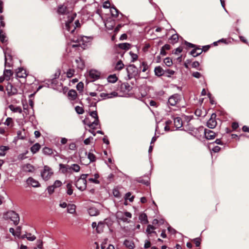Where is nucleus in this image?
<instances>
[{
    "label": "nucleus",
    "mask_w": 249,
    "mask_h": 249,
    "mask_svg": "<svg viewBox=\"0 0 249 249\" xmlns=\"http://www.w3.org/2000/svg\"><path fill=\"white\" fill-rule=\"evenodd\" d=\"M76 206L74 204H69L67 207V212L70 213H73L75 212Z\"/></svg>",
    "instance_id": "nucleus-35"
},
{
    "label": "nucleus",
    "mask_w": 249,
    "mask_h": 249,
    "mask_svg": "<svg viewBox=\"0 0 249 249\" xmlns=\"http://www.w3.org/2000/svg\"><path fill=\"white\" fill-rule=\"evenodd\" d=\"M192 76L196 78H199L202 76V75L200 72L196 71L193 72Z\"/></svg>",
    "instance_id": "nucleus-58"
},
{
    "label": "nucleus",
    "mask_w": 249,
    "mask_h": 249,
    "mask_svg": "<svg viewBox=\"0 0 249 249\" xmlns=\"http://www.w3.org/2000/svg\"><path fill=\"white\" fill-rule=\"evenodd\" d=\"M41 146L39 143H36L31 147V151L33 154H36L40 149Z\"/></svg>",
    "instance_id": "nucleus-23"
},
{
    "label": "nucleus",
    "mask_w": 249,
    "mask_h": 249,
    "mask_svg": "<svg viewBox=\"0 0 249 249\" xmlns=\"http://www.w3.org/2000/svg\"><path fill=\"white\" fill-rule=\"evenodd\" d=\"M129 54L131 57L132 62H133L137 60L138 56L137 54L133 53L131 51L129 52Z\"/></svg>",
    "instance_id": "nucleus-47"
},
{
    "label": "nucleus",
    "mask_w": 249,
    "mask_h": 249,
    "mask_svg": "<svg viewBox=\"0 0 249 249\" xmlns=\"http://www.w3.org/2000/svg\"><path fill=\"white\" fill-rule=\"evenodd\" d=\"M110 12L112 16L114 17H117L118 16L119 11L115 7H111Z\"/></svg>",
    "instance_id": "nucleus-40"
},
{
    "label": "nucleus",
    "mask_w": 249,
    "mask_h": 249,
    "mask_svg": "<svg viewBox=\"0 0 249 249\" xmlns=\"http://www.w3.org/2000/svg\"><path fill=\"white\" fill-rule=\"evenodd\" d=\"M182 51V49L181 47H178L175 50L174 53L176 54H178L180 53Z\"/></svg>",
    "instance_id": "nucleus-64"
},
{
    "label": "nucleus",
    "mask_w": 249,
    "mask_h": 249,
    "mask_svg": "<svg viewBox=\"0 0 249 249\" xmlns=\"http://www.w3.org/2000/svg\"><path fill=\"white\" fill-rule=\"evenodd\" d=\"M13 73L10 70H4L3 72V76L5 78V80H9L10 77L12 76Z\"/></svg>",
    "instance_id": "nucleus-25"
},
{
    "label": "nucleus",
    "mask_w": 249,
    "mask_h": 249,
    "mask_svg": "<svg viewBox=\"0 0 249 249\" xmlns=\"http://www.w3.org/2000/svg\"><path fill=\"white\" fill-rule=\"evenodd\" d=\"M26 238L29 241H34L36 237L35 235H32L31 233L27 234V236H26Z\"/></svg>",
    "instance_id": "nucleus-54"
},
{
    "label": "nucleus",
    "mask_w": 249,
    "mask_h": 249,
    "mask_svg": "<svg viewBox=\"0 0 249 249\" xmlns=\"http://www.w3.org/2000/svg\"><path fill=\"white\" fill-rule=\"evenodd\" d=\"M8 57H9V59H10V60H11V59H12V57H11V55H8V56H7V55H6V53H5V66H7V67H11L10 64V63H8V62H7V61H8Z\"/></svg>",
    "instance_id": "nucleus-50"
},
{
    "label": "nucleus",
    "mask_w": 249,
    "mask_h": 249,
    "mask_svg": "<svg viewBox=\"0 0 249 249\" xmlns=\"http://www.w3.org/2000/svg\"><path fill=\"white\" fill-rule=\"evenodd\" d=\"M27 184L32 185L33 187H37L39 186V182L31 177H29L26 181Z\"/></svg>",
    "instance_id": "nucleus-15"
},
{
    "label": "nucleus",
    "mask_w": 249,
    "mask_h": 249,
    "mask_svg": "<svg viewBox=\"0 0 249 249\" xmlns=\"http://www.w3.org/2000/svg\"><path fill=\"white\" fill-rule=\"evenodd\" d=\"M13 123V120L11 118H7L4 123V124L7 126L10 125Z\"/></svg>",
    "instance_id": "nucleus-57"
},
{
    "label": "nucleus",
    "mask_w": 249,
    "mask_h": 249,
    "mask_svg": "<svg viewBox=\"0 0 249 249\" xmlns=\"http://www.w3.org/2000/svg\"><path fill=\"white\" fill-rule=\"evenodd\" d=\"M118 95V93L116 91H113L110 93L103 92L100 94V96L104 99L111 98L113 97H117Z\"/></svg>",
    "instance_id": "nucleus-11"
},
{
    "label": "nucleus",
    "mask_w": 249,
    "mask_h": 249,
    "mask_svg": "<svg viewBox=\"0 0 249 249\" xmlns=\"http://www.w3.org/2000/svg\"><path fill=\"white\" fill-rule=\"evenodd\" d=\"M155 229V227L151 225H148L147 226V228L146 230V232L148 235L151 234L152 233H155L156 234V232L154 231L153 230Z\"/></svg>",
    "instance_id": "nucleus-36"
},
{
    "label": "nucleus",
    "mask_w": 249,
    "mask_h": 249,
    "mask_svg": "<svg viewBox=\"0 0 249 249\" xmlns=\"http://www.w3.org/2000/svg\"><path fill=\"white\" fill-rule=\"evenodd\" d=\"M131 196V194L130 192L127 193L125 195V199H129V201L132 202L134 199V196Z\"/></svg>",
    "instance_id": "nucleus-48"
},
{
    "label": "nucleus",
    "mask_w": 249,
    "mask_h": 249,
    "mask_svg": "<svg viewBox=\"0 0 249 249\" xmlns=\"http://www.w3.org/2000/svg\"><path fill=\"white\" fill-rule=\"evenodd\" d=\"M89 174H82L75 182V185L78 189L80 191H84L87 187L86 178Z\"/></svg>",
    "instance_id": "nucleus-1"
},
{
    "label": "nucleus",
    "mask_w": 249,
    "mask_h": 249,
    "mask_svg": "<svg viewBox=\"0 0 249 249\" xmlns=\"http://www.w3.org/2000/svg\"><path fill=\"white\" fill-rule=\"evenodd\" d=\"M6 38L5 34L3 32L2 29H0V41L3 43L6 42Z\"/></svg>",
    "instance_id": "nucleus-38"
},
{
    "label": "nucleus",
    "mask_w": 249,
    "mask_h": 249,
    "mask_svg": "<svg viewBox=\"0 0 249 249\" xmlns=\"http://www.w3.org/2000/svg\"><path fill=\"white\" fill-rule=\"evenodd\" d=\"M67 187V193L68 195L71 196L73 193V190L72 189V184L71 183H69L66 185Z\"/></svg>",
    "instance_id": "nucleus-41"
},
{
    "label": "nucleus",
    "mask_w": 249,
    "mask_h": 249,
    "mask_svg": "<svg viewBox=\"0 0 249 249\" xmlns=\"http://www.w3.org/2000/svg\"><path fill=\"white\" fill-rule=\"evenodd\" d=\"M90 116H91L92 118L95 119V120L92 122L87 123V121L84 120L83 121V123L88 125L90 128L95 129L96 128V126L99 124V120L98 118V116L97 115V113L96 111H91L89 113Z\"/></svg>",
    "instance_id": "nucleus-2"
},
{
    "label": "nucleus",
    "mask_w": 249,
    "mask_h": 249,
    "mask_svg": "<svg viewBox=\"0 0 249 249\" xmlns=\"http://www.w3.org/2000/svg\"><path fill=\"white\" fill-rule=\"evenodd\" d=\"M75 72V71L73 69H70L66 72V75L67 77L71 78L73 76L74 73Z\"/></svg>",
    "instance_id": "nucleus-45"
},
{
    "label": "nucleus",
    "mask_w": 249,
    "mask_h": 249,
    "mask_svg": "<svg viewBox=\"0 0 249 249\" xmlns=\"http://www.w3.org/2000/svg\"><path fill=\"white\" fill-rule=\"evenodd\" d=\"M124 244L128 249H134L135 247L133 241L127 239L124 240Z\"/></svg>",
    "instance_id": "nucleus-19"
},
{
    "label": "nucleus",
    "mask_w": 249,
    "mask_h": 249,
    "mask_svg": "<svg viewBox=\"0 0 249 249\" xmlns=\"http://www.w3.org/2000/svg\"><path fill=\"white\" fill-rule=\"evenodd\" d=\"M113 195L116 197H120L121 196L120 192L117 189H114L113 190Z\"/></svg>",
    "instance_id": "nucleus-52"
},
{
    "label": "nucleus",
    "mask_w": 249,
    "mask_h": 249,
    "mask_svg": "<svg viewBox=\"0 0 249 249\" xmlns=\"http://www.w3.org/2000/svg\"><path fill=\"white\" fill-rule=\"evenodd\" d=\"M202 51L203 50L201 49L196 47L191 51L190 54L194 57H196L200 55L202 53Z\"/></svg>",
    "instance_id": "nucleus-18"
},
{
    "label": "nucleus",
    "mask_w": 249,
    "mask_h": 249,
    "mask_svg": "<svg viewBox=\"0 0 249 249\" xmlns=\"http://www.w3.org/2000/svg\"><path fill=\"white\" fill-rule=\"evenodd\" d=\"M170 39L171 40L172 43H175L178 42V34H174L172 35Z\"/></svg>",
    "instance_id": "nucleus-43"
},
{
    "label": "nucleus",
    "mask_w": 249,
    "mask_h": 249,
    "mask_svg": "<svg viewBox=\"0 0 249 249\" xmlns=\"http://www.w3.org/2000/svg\"><path fill=\"white\" fill-rule=\"evenodd\" d=\"M127 76L128 79H131L139 75V71L137 68L134 65H129L126 68Z\"/></svg>",
    "instance_id": "nucleus-5"
},
{
    "label": "nucleus",
    "mask_w": 249,
    "mask_h": 249,
    "mask_svg": "<svg viewBox=\"0 0 249 249\" xmlns=\"http://www.w3.org/2000/svg\"><path fill=\"white\" fill-rule=\"evenodd\" d=\"M59 167L63 173H66L70 171V165L68 164H60Z\"/></svg>",
    "instance_id": "nucleus-27"
},
{
    "label": "nucleus",
    "mask_w": 249,
    "mask_h": 249,
    "mask_svg": "<svg viewBox=\"0 0 249 249\" xmlns=\"http://www.w3.org/2000/svg\"><path fill=\"white\" fill-rule=\"evenodd\" d=\"M93 140V138L92 137H89V138L85 139L84 141V143L86 145L89 144L90 143V141Z\"/></svg>",
    "instance_id": "nucleus-61"
},
{
    "label": "nucleus",
    "mask_w": 249,
    "mask_h": 249,
    "mask_svg": "<svg viewBox=\"0 0 249 249\" xmlns=\"http://www.w3.org/2000/svg\"><path fill=\"white\" fill-rule=\"evenodd\" d=\"M194 242L196 247H199L200 245V239L199 238H196L194 239Z\"/></svg>",
    "instance_id": "nucleus-60"
},
{
    "label": "nucleus",
    "mask_w": 249,
    "mask_h": 249,
    "mask_svg": "<svg viewBox=\"0 0 249 249\" xmlns=\"http://www.w3.org/2000/svg\"><path fill=\"white\" fill-rule=\"evenodd\" d=\"M131 213L128 212H123L119 211L116 213L117 218L124 222L129 223V221L128 220V219L131 218Z\"/></svg>",
    "instance_id": "nucleus-6"
},
{
    "label": "nucleus",
    "mask_w": 249,
    "mask_h": 249,
    "mask_svg": "<svg viewBox=\"0 0 249 249\" xmlns=\"http://www.w3.org/2000/svg\"><path fill=\"white\" fill-rule=\"evenodd\" d=\"M69 148L72 150H74L76 149V144L75 143H71L69 144Z\"/></svg>",
    "instance_id": "nucleus-62"
},
{
    "label": "nucleus",
    "mask_w": 249,
    "mask_h": 249,
    "mask_svg": "<svg viewBox=\"0 0 249 249\" xmlns=\"http://www.w3.org/2000/svg\"><path fill=\"white\" fill-rule=\"evenodd\" d=\"M42 151V153L45 155H51L54 154L53 150L48 147H44Z\"/></svg>",
    "instance_id": "nucleus-26"
},
{
    "label": "nucleus",
    "mask_w": 249,
    "mask_h": 249,
    "mask_svg": "<svg viewBox=\"0 0 249 249\" xmlns=\"http://www.w3.org/2000/svg\"><path fill=\"white\" fill-rule=\"evenodd\" d=\"M139 218L142 224H145L148 222L147 215L144 213H141L140 215Z\"/></svg>",
    "instance_id": "nucleus-22"
},
{
    "label": "nucleus",
    "mask_w": 249,
    "mask_h": 249,
    "mask_svg": "<svg viewBox=\"0 0 249 249\" xmlns=\"http://www.w3.org/2000/svg\"><path fill=\"white\" fill-rule=\"evenodd\" d=\"M151 246V243L149 240H146L144 243V248L145 249L149 248Z\"/></svg>",
    "instance_id": "nucleus-63"
},
{
    "label": "nucleus",
    "mask_w": 249,
    "mask_h": 249,
    "mask_svg": "<svg viewBox=\"0 0 249 249\" xmlns=\"http://www.w3.org/2000/svg\"><path fill=\"white\" fill-rule=\"evenodd\" d=\"M55 189V188L53 186V185L48 187L47 190H48L49 194H53L54 192Z\"/></svg>",
    "instance_id": "nucleus-53"
},
{
    "label": "nucleus",
    "mask_w": 249,
    "mask_h": 249,
    "mask_svg": "<svg viewBox=\"0 0 249 249\" xmlns=\"http://www.w3.org/2000/svg\"><path fill=\"white\" fill-rule=\"evenodd\" d=\"M89 76L90 78L93 79V80H97L99 78L100 76V72L95 70H91L89 72Z\"/></svg>",
    "instance_id": "nucleus-12"
},
{
    "label": "nucleus",
    "mask_w": 249,
    "mask_h": 249,
    "mask_svg": "<svg viewBox=\"0 0 249 249\" xmlns=\"http://www.w3.org/2000/svg\"><path fill=\"white\" fill-rule=\"evenodd\" d=\"M62 183L61 181L59 180H56L54 181L53 185L55 188H56L60 187L62 185Z\"/></svg>",
    "instance_id": "nucleus-55"
},
{
    "label": "nucleus",
    "mask_w": 249,
    "mask_h": 249,
    "mask_svg": "<svg viewBox=\"0 0 249 249\" xmlns=\"http://www.w3.org/2000/svg\"><path fill=\"white\" fill-rule=\"evenodd\" d=\"M75 110L78 114H82L84 112L83 108L80 106H76L75 107Z\"/></svg>",
    "instance_id": "nucleus-46"
},
{
    "label": "nucleus",
    "mask_w": 249,
    "mask_h": 249,
    "mask_svg": "<svg viewBox=\"0 0 249 249\" xmlns=\"http://www.w3.org/2000/svg\"><path fill=\"white\" fill-rule=\"evenodd\" d=\"M174 125L177 128H179L182 126V121L180 117H176L174 119Z\"/></svg>",
    "instance_id": "nucleus-21"
},
{
    "label": "nucleus",
    "mask_w": 249,
    "mask_h": 249,
    "mask_svg": "<svg viewBox=\"0 0 249 249\" xmlns=\"http://www.w3.org/2000/svg\"><path fill=\"white\" fill-rule=\"evenodd\" d=\"M10 109L14 112H22L21 108L19 107H15L14 106L11 105L9 106Z\"/></svg>",
    "instance_id": "nucleus-33"
},
{
    "label": "nucleus",
    "mask_w": 249,
    "mask_h": 249,
    "mask_svg": "<svg viewBox=\"0 0 249 249\" xmlns=\"http://www.w3.org/2000/svg\"><path fill=\"white\" fill-rule=\"evenodd\" d=\"M89 213L91 216H96L99 214V211L95 208H91L88 211Z\"/></svg>",
    "instance_id": "nucleus-32"
},
{
    "label": "nucleus",
    "mask_w": 249,
    "mask_h": 249,
    "mask_svg": "<svg viewBox=\"0 0 249 249\" xmlns=\"http://www.w3.org/2000/svg\"><path fill=\"white\" fill-rule=\"evenodd\" d=\"M88 158L90 162H94L96 160L95 156L92 153L89 152L88 154Z\"/></svg>",
    "instance_id": "nucleus-42"
},
{
    "label": "nucleus",
    "mask_w": 249,
    "mask_h": 249,
    "mask_svg": "<svg viewBox=\"0 0 249 249\" xmlns=\"http://www.w3.org/2000/svg\"><path fill=\"white\" fill-rule=\"evenodd\" d=\"M216 114L213 113L212 114L211 118L207 123V126L210 128H214L217 124V122L215 119Z\"/></svg>",
    "instance_id": "nucleus-9"
},
{
    "label": "nucleus",
    "mask_w": 249,
    "mask_h": 249,
    "mask_svg": "<svg viewBox=\"0 0 249 249\" xmlns=\"http://www.w3.org/2000/svg\"><path fill=\"white\" fill-rule=\"evenodd\" d=\"M27 76L25 70L22 68H19L16 72V76L18 78H24Z\"/></svg>",
    "instance_id": "nucleus-17"
},
{
    "label": "nucleus",
    "mask_w": 249,
    "mask_h": 249,
    "mask_svg": "<svg viewBox=\"0 0 249 249\" xmlns=\"http://www.w3.org/2000/svg\"><path fill=\"white\" fill-rule=\"evenodd\" d=\"M68 95L70 100H74L77 97V92L74 89H71L68 92Z\"/></svg>",
    "instance_id": "nucleus-20"
},
{
    "label": "nucleus",
    "mask_w": 249,
    "mask_h": 249,
    "mask_svg": "<svg viewBox=\"0 0 249 249\" xmlns=\"http://www.w3.org/2000/svg\"><path fill=\"white\" fill-rule=\"evenodd\" d=\"M154 72L155 75L158 76H160L164 74V71L161 67L160 66L156 67L155 68Z\"/></svg>",
    "instance_id": "nucleus-24"
},
{
    "label": "nucleus",
    "mask_w": 249,
    "mask_h": 249,
    "mask_svg": "<svg viewBox=\"0 0 249 249\" xmlns=\"http://www.w3.org/2000/svg\"><path fill=\"white\" fill-rule=\"evenodd\" d=\"M124 67V64L123 63L122 60L118 61L117 63L115 64L114 69L116 71H121Z\"/></svg>",
    "instance_id": "nucleus-29"
},
{
    "label": "nucleus",
    "mask_w": 249,
    "mask_h": 249,
    "mask_svg": "<svg viewBox=\"0 0 249 249\" xmlns=\"http://www.w3.org/2000/svg\"><path fill=\"white\" fill-rule=\"evenodd\" d=\"M107 80L109 83H114L117 81L118 78L116 74H111L107 77Z\"/></svg>",
    "instance_id": "nucleus-30"
},
{
    "label": "nucleus",
    "mask_w": 249,
    "mask_h": 249,
    "mask_svg": "<svg viewBox=\"0 0 249 249\" xmlns=\"http://www.w3.org/2000/svg\"><path fill=\"white\" fill-rule=\"evenodd\" d=\"M75 26H73L72 27V28H71V31H70V32L72 34H73L76 29V27H78L80 26V24L79 23V21L78 20H77L75 21Z\"/></svg>",
    "instance_id": "nucleus-49"
},
{
    "label": "nucleus",
    "mask_w": 249,
    "mask_h": 249,
    "mask_svg": "<svg viewBox=\"0 0 249 249\" xmlns=\"http://www.w3.org/2000/svg\"><path fill=\"white\" fill-rule=\"evenodd\" d=\"M22 170L24 172L32 173L35 170L34 167L31 164L27 163L22 166Z\"/></svg>",
    "instance_id": "nucleus-14"
},
{
    "label": "nucleus",
    "mask_w": 249,
    "mask_h": 249,
    "mask_svg": "<svg viewBox=\"0 0 249 249\" xmlns=\"http://www.w3.org/2000/svg\"><path fill=\"white\" fill-rule=\"evenodd\" d=\"M9 149V147L6 146H0V156H4L6 154V152Z\"/></svg>",
    "instance_id": "nucleus-37"
},
{
    "label": "nucleus",
    "mask_w": 249,
    "mask_h": 249,
    "mask_svg": "<svg viewBox=\"0 0 249 249\" xmlns=\"http://www.w3.org/2000/svg\"><path fill=\"white\" fill-rule=\"evenodd\" d=\"M99 175L98 174L96 173L94 175V178H89V181L91 182H93L95 184H99V181L97 180V178H99Z\"/></svg>",
    "instance_id": "nucleus-34"
},
{
    "label": "nucleus",
    "mask_w": 249,
    "mask_h": 249,
    "mask_svg": "<svg viewBox=\"0 0 249 249\" xmlns=\"http://www.w3.org/2000/svg\"><path fill=\"white\" fill-rule=\"evenodd\" d=\"M4 217L7 219H10L14 222L15 225L18 224L19 221V217L18 214L15 211H9L4 214Z\"/></svg>",
    "instance_id": "nucleus-3"
},
{
    "label": "nucleus",
    "mask_w": 249,
    "mask_h": 249,
    "mask_svg": "<svg viewBox=\"0 0 249 249\" xmlns=\"http://www.w3.org/2000/svg\"><path fill=\"white\" fill-rule=\"evenodd\" d=\"M131 45L128 43H120L118 44V47L123 50H128L130 49Z\"/></svg>",
    "instance_id": "nucleus-31"
},
{
    "label": "nucleus",
    "mask_w": 249,
    "mask_h": 249,
    "mask_svg": "<svg viewBox=\"0 0 249 249\" xmlns=\"http://www.w3.org/2000/svg\"><path fill=\"white\" fill-rule=\"evenodd\" d=\"M181 96L178 94H174L168 99V104L172 106H175L180 101Z\"/></svg>",
    "instance_id": "nucleus-7"
},
{
    "label": "nucleus",
    "mask_w": 249,
    "mask_h": 249,
    "mask_svg": "<svg viewBox=\"0 0 249 249\" xmlns=\"http://www.w3.org/2000/svg\"><path fill=\"white\" fill-rule=\"evenodd\" d=\"M6 90L9 96L15 95L18 93V89L14 87L11 83H8L6 86Z\"/></svg>",
    "instance_id": "nucleus-8"
},
{
    "label": "nucleus",
    "mask_w": 249,
    "mask_h": 249,
    "mask_svg": "<svg viewBox=\"0 0 249 249\" xmlns=\"http://www.w3.org/2000/svg\"><path fill=\"white\" fill-rule=\"evenodd\" d=\"M76 15H73L71 17H69L68 21L66 22L65 27L66 29L68 31L70 32L71 28L73 26L72 22L75 18Z\"/></svg>",
    "instance_id": "nucleus-10"
},
{
    "label": "nucleus",
    "mask_w": 249,
    "mask_h": 249,
    "mask_svg": "<svg viewBox=\"0 0 249 249\" xmlns=\"http://www.w3.org/2000/svg\"><path fill=\"white\" fill-rule=\"evenodd\" d=\"M204 134L205 138L208 140H213L215 137V133L209 129H205Z\"/></svg>",
    "instance_id": "nucleus-13"
},
{
    "label": "nucleus",
    "mask_w": 249,
    "mask_h": 249,
    "mask_svg": "<svg viewBox=\"0 0 249 249\" xmlns=\"http://www.w3.org/2000/svg\"><path fill=\"white\" fill-rule=\"evenodd\" d=\"M53 174L52 169L48 165H45L41 172V176L45 180H49Z\"/></svg>",
    "instance_id": "nucleus-4"
},
{
    "label": "nucleus",
    "mask_w": 249,
    "mask_h": 249,
    "mask_svg": "<svg viewBox=\"0 0 249 249\" xmlns=\"http://www.w3.org/2000/svg\"><path fill=\"white\" fill-rule=\"evenodd\" d=\"M70 170H72V171L78 172L80 171V167L77 164H73L71 166H70Z\"/></svg>",
    "instance_id": "nucleus-39"
},
{
    "label": "nucleus",
    "mask_w": 249,
    "mask_h": 249,
    "mask_svg": "<svg viewBox=\"0 0 249 249\" xmlns=\"http://www.w3.org/2000/svg\"><path fill=\"white\" fill-rule=\"evenodd\" d=\"M142 72L146 71L148 68V65L144 62H143L142 63Z\"/></svg>",
    "instance_id": "nucleus-59"
},
{
    "label": "nucleus",
    "mask_w": 249,
    "mask_h": 249,
    "mask_svg": "<svg viewBox=\"0 0 249 249\" xmlns=\"http://www.w3.org/2000/svg\"><path fill=\"white\" fill-rule=\"evenodd\" d=\"M84 88V84L80 82L78 83L76 86V89L80 91H82Z\"/></svg>",
    "instance_id": "nucleus-51"
},
{
    "label": "nucleus",
    "mask_w": 249,
    "mask_h": 249,
    "mask_svg": "<svg viewBox=\"0 0 249 249\" xmlns=\"http://www.w3.org/2000/svg\"><path fill=\"white\" fill-rule=\"evenodd\" d=\"M75 62L77 63V67L78 69L83 70L84 68V63L80 58H78V59H76Z\"/></svg>",
    "instance_id": "nucleus-28"
},
{
    "label": "nucleus",
    "mask_w": 249,
    "mask_h": 249,
    "mask_svg": "<svg viewBox=\"0 0 249 249\" xmlns=\"http://www.w3.org/2000/svg\"><path fill=\"white\" fill-rule=\"evenodd\" d=\"M164 63L167 66H170L172 64V61L170 58L167 57L164 60Z\"/></svg>",
    "instance_id": "nucleus-56"
},
{
    "label": "nucleus",
    "mask_w": 249,
    "mask_h": 249,
    "mask_svg": "<svg viewBox=\"0 0 249 249\" xmlns=\"http://www.w3.org/2000/svg\"><path fill=\"white\" fill-rule=\"evenodd\" d=\"M104 227V224L102 222H99L97 228H96V231L97 232L100 233L103 231Z\"/></svg>",
    "instance_id": "nucleus-44"
},
{
    "label": "nucleus",
    "mask_w": 249,
    "mask_h": 249,
    "mask_svg": "<svg viewBox=\"0 0 249 249\" xmlns=\"http://www.w3.org/2000/svg\"><path fill=\"white\" fill-rule=\"evenodd\" d=\"M57 12L59 14L65 15L68 13V9L66 6L64 5H60L58 6Z\"/></svg>",
    "instance_id": "nucleus-16"
}]
</instances>
